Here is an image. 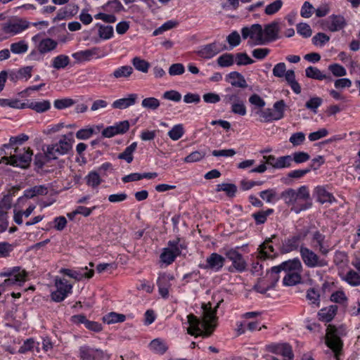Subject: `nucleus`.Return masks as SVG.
<instances>
[{
  "instance_id": "nucleus-46",
  "label": "nucleus",
  "mask_w": 360,
  "mask_h": 360,
  "mask_svg": "<svg viewBox=\"0 0 360 360\" xmlns=\"http://www.w3.org/2000/svg\"><path fill=\"white\" fill-rule=\"evenodd\" d=\"M281 198H283L285 203L288 205H295L297 200L295 194V190L292 188H288L282 192Z\"/></svg>"
},
{
  "instance_id": "nucleus-47",
  "label": "nucleus",
  "mask_w": 360,
  "mask_h": 360,
  "mask_svg": "<svg viewBox=\"0 0 360 360\" xmlns=\"http://www.w3.org/2000/svg\"><path fill=\"white\" fill-rule=\"evenodd\" d=\"M86 184L92 188L98 187L101 183V179L96 172H91L86 176Z\"/></svg>"
},
{
  "instance_id": "nucleus-3",
  "label": "nucleus",
  "mask_w": 360,
  "mask_h": 360,
  "mask_svg": "<svg viewBox=\"0 0 360 360\" xmlns=\"http://www.w3.org/2000/svg\"><path fill=\"white\" fill-rule=\"evenodd\" d=\"M345 331L343 326L337 328L333 325H328L326 330V343L333 352L336 360H339V353L342 347L341 335H345Z\"/></svg>"
},
{
  "instance_id": "nucleus-14",
  "label": "nucleus",
  "mask_w": 360,
  "mask_h": 360,
  "mask_svg": "<svg viewBox=\"0 0 360 360\" xmlns=\"http://www.w3.org/2000/svg\"><path fill=\"white\" fill-rule=\"evenodd\" d=\"M308 233V231H305L303 235L297 234L289 238L285 239L281 246L282 253H288L298 248L301 240L304 239Z\"/></svg>"
},
{
  "instance_id": "nucleus-61",
  "label": "nucleus",
  "mask_w": 360,
  "mask_h": 360,
  "mask_svg": "<svg viewBox=\"0 0 360 360\" xmlns=\"http://www.w3.org/2000/svg\"><path fill=\"white\" fill-rule=\"evenodd\" d=\"M328 70L333 73V75L335 77H342L346 75L347 71L345 68L338 64L334 63L331 64L328 66Z\"/></svg>"
},
{
  "instance_id": "nucleus-26",
  "label": "nucleus",
  "mask_w": 360,
  "mask_h": 360,
  "mask_svg": "<svg viewBox=\"0 0 360 360\" xmlns=\"http://www.w3.org/2000/svg\"><path fill=\"white\" fill-rule=\"evenodd\" d=\"M98 49L93 48L91 49H86L81 51L72 54L73 58L76 60L77 63H81L86 60H89L94 56L97 54Z\"/></svg>"
},
{
  "instance_id": "nucleus-11",
  "label": "nucleus",
  "mask_w": 360,
  "mask_h": 360,
  "mask_svg": "<svg viewBox=\"0 0 360 360\" xmlns=\"http://www.w3.org/2000/svg\"><path fill=\"white\" fill-rule=\"evenodd\" d=\"M129 129V123L127 120L116 123L113 126L108 127L102 131L104 137L111 138L117 134H123Z\"/></svg>"
},
{
  "instance_id": "nucleus-1",
  "label": "nucleus",
  "mask_w": 360,
  "mask_h": 360,
  "mask_svg": "<svg viewBox=\"0 0 360 360\" xmlns=\"http://www.w3.org/2000/svg\"><path fill=\"white\" fill-rule=\"evenodd\" d=\"M220 302L221 301L217 303L214 309H212L211 303L203 304L202 306L203 309L202 320L193 314L188 315V323L190 326L187 328L188 333L195 337H210L216 328V324L213 323L217 320V308L219 307Z\"/></svg>"
},
{
  "instance_id": "nucleus-62",
  "label": "nucleus",
  "mask_w": 360,
  "mask_h": 360,
  "mask_svg": "<svg viewBox=\"0 0 360 360\" xmlns=\"http://www.w3.org/2000/svg\"><path fill=\"white\" fill-rule=\"evenodd\" d=\"M231 88L228 87L225 89L226 94L223 96V101L225 104H230L237 102L240 98L236 94H231Z\"/></svg>"
},
{
  "instance_id": "nucleus-57",
  "label": "nucleus",
  "mask_w": 360,
  "mask_h": 360,
  "mask_svg": "<svg viewBox=\"0 0 360 360\" xmlns=\"http://www.w3.org/2000/svg\"><path fill=\"white\" fill-rule=\"evenodd\" d=\"M236 62L238 65H246L253 63L254 60L246 53H238L236 54Z\"/></svg>"
},
{
  "instance_id": "nucleus-12",
  "label": "nucleus",
  "mask_w": 360,
  "mask_h": 360,
  "mask_svg": "<svg viewBox=\"0 0 360 360\" xmlns=\"http://www.w3.org/2000/svg\"><path fill=\"white\" fill-rule=\"evenodd\" d=\"M226 257L232 262L234 269L239 272H242L246 269V262L242 255L235 249H231L225 253Z\"/></svg>"
},
{
  "instance_id": "nucleus-2",
  "label": "nucleus",
  "mask_w": 360,
  "mask_h": 360,
  "mask_svg": "<svg viewBox=\"0 0 360 360\" xmlns=\"http://www.w3.org/2000/svg\"><path fill=\"white\" fill-rule=\"evenodd\" d=\"M74 141L73 132L62 135L61 139L58 141L46 146L48 158L55 160L60 156L69 154L72 150Z\"/></svg>"
},
{
  "instance_id": "nucleus-15",
  "label": "nucleus",
  "mask_w": 360,
  "mask_h": 360,
  "mask_svg": "<svg viewBox=\"0 0 360 360\" xmlns=\"http://www.w3.org/2000/svg\"><path fill=\"white\" fill-rule=\"evenodd\" d=\"M226 49V46L225 45L221 48L217 42H213L202 46L198 51V55L205 59H210Z\"/></svg>"
},
{
  "instance_id": "nucleus-20",
  "label": "nucleus",
  "mask_w": 360,
  "mask_h": 360,
  "mask_svg": "<svg viewBox=\"0 0 360 360\" xmlns=\"http://www.w3.org/2000/svg\"><path fill=\"white\" fill-rule=\"evenodd\" d=\"M174 277L166 274H160L158 277L157 284L159 289V292L164 298H167L169 295V288L171 286L170 281Z\"/></svg>"
},
{
  "instance_id": "nucleus-39",
  "label": "nucleus",
  "mask_w": 360,
  "mask_h": 360,
  "mask_svg": "<svg viewBox=\"0 0 360 360\" xmlns=\"http://www.w3.org/2000/svg\"><path fill=\"white\" fill-rule=\"evenodd\" d=\"M126 316L124 314H117L115 312H110L103 316V320L108 324L122 323L125 321Z\"/></svg>"
},
{
  "instance_id": "nucleus-16",
  "label": "nucleus",
  "mask_w": 360,
  "mask_h": 360,
  "mask_svg": "<svg viewBox=\"0 0 360 360\" xmlns=\"http://www.w3.org/2000/svg\"><path fill=\"white\" fill-rule=\"evenodd\" d=\"M279 31V23L277 21H273L269 24L265 25L263 29L265 44L276 40L278 38Z\"/></svg>"
},
{
  "instance_id": "nucleus-56",
  "label": "nucleus",
  "mask_w": 360,
  "mask_h": 360,
  "mask_svg": "<svg viewBox=\"0 0 360 360\" xmlns=\"http://www.w3.org/2000/svg\"><path fill=\"white\" fill-rule=\"evenodd\" d=\"M75 103V101L69 98H65L63 99H57L54 101L53 105L56 109L62 110L66 108H69L73 105Z\"/></svg>"
},
{
  "instance_id": "nucleus-36",
  "label": "nucleus",
  "mask_w": 360,
  "mask_h": 360,
  "mask_svg": "<svg viewBox=\"0 0 360 360\" xmlns=\"http://www.w3.org/2000/svg\"><path fill=\"white\" fill-rule=\"evenodd\" d=\"M70 63V58L66 55H59L55 57L52 62V66L55 69L59 70L65 68Z\"/></svg>"
},
{
  "instance_id": "nucleus-60",
  "label": "nucleus",
  "mask_w": 360,
  "mask_h": 360,
  "mask_svg": "<svg viewBox=\"0 0 360 360\" xmlns=\"http://www.w3.org/2000/svg\"><path fill=\"white\" fill-rule=\"evenodd\" d=\"M178 22L173 20H169L166 22H165L162 26L158 27V29L155 30L153 32V36H157L160 34H162L163 32L166 30H169L170 29H172L173 27H176L177 25Z\"/></svg>"
},
{
  "instance_id": "nucleus-55",
  "label": "nucleus",
  "mask_w": 360,
  "mask_h": 360,
  "mask_svg": "<svg viewBox=\"0 0 360 360\" xmlns=\"http://www.w3.org/2000/svg\"><path fill=\"white\" fill-rule=\"evenodd\" d=\"M322 103L323 99L321 98L316 96L312 97L305 103V107L313 112L316 113L318 108Z\"/></svg>"
},
{
  "instance_id": "nucleus-58",
  "label": "nucleus",
  "mask_w": 360,
  "mask_h": 360,
  "mask_svg": "<svg viewBox=\"0 0 360 360\" xmlns=\"http://www.w3.org/2000/svg\"><path fill=\"white\" fill-rule=\"evenodd\" d=\"M231 112L241 116L245 115L246 114V108L243 101L240 99L237 102L232 103Z\"/></svg>"
},
{
  "instance_id": "nucleus-6",
  "label": "nucleus",
  "mask_w": 360,
  "mask_h": 360,
  "mask_svg": "<svg viewBox=\"0 0 360 360\" xmlns=\"http://www.w3.org/2000/svg\"><path fill=\"white\" fill-rule=\"evenodd\" d=\"M300 252L304 264L308 268L325 267L328 265L326 259L321 258L309 248L302 245Z\"/></svg>"
},
{
  "instance_id": "nucleus-29",
  "label": "nucleus",
  "mask_w": 360,
  "mask_h": 360,
  "mask_svg": "<svg viewBox=\"0 0 360 360\" xmlns=\"http://www.w3.org/2000/svg\"><path fill=\"white\" fill-rule=\"evenodd\" d=\"M338 310L336 305H331L328 308H323L319 312V320L330 322L335 316Z\"/></svg>"
},
{
  "instance_id": "nucleus-41",
  "label": "nucleus",
  "mask_w": 360,
  "mask_h": 360,
  "mask_svg": "<svg viewBox=\"0 0 360 360\" xmlns=\"http://www.w3.org/2000/svg\"><path fill=\"white\" fill-rule=\"evenodd\" d=\"M51 160L52 159L48 158L46 149H44V153H38L34 156V164L39 169H41L47 162Z\"/></svg>"
},
{
  "instance_id": "nucleus-35",
  "label": "nucleus",
  "mask_w": 360,
  "mask_h": 360,
  "mask_svg": "<svg viewBox=\"0 0 360 360\" xmlns=\"http://www.w3.org/2000/svg\"><path fill=\"white\" fill-rule=\"evenodd\" d=\"M133 72L132 67L129 65L121 66L116 70L110 75V77H114L115 79H120L122 77H129Z\"/></svg>"
},
{
  "instance_id": "nucleus-53",
  "label": "nucleus",
  "mask_w": 360,
  "mask_h": 360,
  "mask_svg": "<svg viewBox=\"0 0 360 360\" xmlns=\"http://www.w3.org/2000/svg\"><path fill=\"white\" fill-rule=\"evenodd\" d=\"M184 130L183 125L181 124L174 125L168 132L169 138L174 141L179 140L184 134Z\"/></svg>"
},
{
  "instance_id": "nucleus-51",
  "label": "nucleus",
  "mask_w": 360,
  "mask_h": 360,
  "mask_svg": "<svg viewBox=\"0 0 360 360\" xmlns=\"http://www.w3.org/2000/svg\"><path fill=\"white\" fill-rule=\"evenodd\" d=\"M344 279L352 286L360 285V275L354 270L349 271Z\"/></svg>"
},
{
  "instance_id": "nucleus-28",
  "label": "nucleus",
  "mask_w": 360,
  "mask_h": 360,
  "mask_svg": "<svg viewBox=\"0 0 360 360\" xmlns=\"http://www.w3.org/2000/svg\"><path fill=\"white\" fill-rule=\"evenodd\" d=\"M306 77L317 80H323V79H328L329 81L332 80L330 76H328L325 74H323L322 72L316 67L309 66L305 70Z\"/></svg>"
},
{
  "instance_id": "nucleus-17",
  "label": "nucleus",
  "mask_w": 360,
  "mask_h": 360,
  "mask_svg": "<svg viewBox=\"0 0 360 360\" xmlns=\"http://www.w3.org/2000/svg\"><path fill=\"white\" fill-rule=\"evenodd\" d=\"M225 258L221 255L213 252L206 259V264L203 266L205 269L219 271L224 265Z\"/></svg>"
},
{
  "instance_id": "nucleus-49",
  "label": "nucleus",
  "mask_w": 360,
  "mask_h": 360,
  "mask_svg": "<svg viewBox=\"0 0 360 360\" xmlns=\"http://www.w3.org/2000/svg\"><path fill=\"white\" fill-rule=\"evenodd\" d=\"M311 169H317V167H315L314 165H311L304 169L293 170L288 174V176L292 179H300L308 174Z\"/></svg>"
},
{
  "instance_id": "nucleus-19",
  "label": "nucleus",
  "mask_w": 360,
  "mask_h": 360,
  "mask_svg": "<svg viewBox=\"0 0 360 360\" xmlns=\"http://www.w3.org/2000/svg\"><path fill=\"white\" fill-rule=\"evenodd\" d=\"M325 238L326 236L319 231L314 232L312 235L311 246L314 248H318L322 255L326 256L329 253L330 250L328 246L324 245Z\"/></svg>"
},
{
  "instance_id": "nucleus-45",
  "label": "nucleus",
  "mask_w": 360,
  "mask_h": 360,
  "mask_svg": "<svg viewBox=\"0 0 360 360\" xmlns=\"http://www.w3.org/2000/svg\"><path fill=\"white\" fill-rule=\"evenodd\" d=\"M150 347L152 350L160 354H164L168 349L165 342L158 338L150 342Z\"/></svg>"
},
{
  "instance_id": "nucleus-38",
  "label": "nucleus",
  "mask_w": 360,
  "mask_h": 360,
  "mask_svg": "<svg viewBox=\"0 0 360 360\" xmlns=\"http://www.w3.org/2000/svg\"><path fill=\"white\" fill-rule=\"evenodd\" d=\"M274 212L273 209H267L265 211H259L252 214V218L255 219L256 224H264L267 219V217Z\"/></svg>"
},
{
  "instance_id": "nucleus-25",
  "label": "nucleus",
  "mask_w": 360,
  "mask_h": 360,
  "mask_svg": "<svg viewBox=\"0 0 360 360\" xmlns=\"http://www.w3.org/2000/svg\"><path fill=\"white\" fill-rule=\"evenodd\" d=\"M330 23L327 26L328 29L331 32H337L345 27L346 21L343 16L332 15L329 17Z\"/></svg>"
},
{
  "instance_id": "nucleus-8",
  "label": "nucleus",
  "mask_w": 360,
  "mask_h": 360,
  "mask_svg": "<svg viewBox=\"0 0 360 360\" xmlns=\"http://www.w3.org/2000/svg\"><path fill=\"white\" fill-rule=\"evenodd\" d=\"M55 286L56 290L51 294L52 300L55 302H60L63 301L72 292V285L68 283L65 279L56 278L55 279Z\"/></svg>"
},
{
  "instance_id": "nucleus-59",
  "label": "nucleus",
  "mask_w": 360,
  "mask_h": 360,
  "mask_svg": "<svg viewBox=\"0 0 360 360\" xmlns=\"http://www.w3.org/2000/svg\"><path fill=\"white\" fill-rule=\"evenodd\" d=\"M285 108V103L283 100L276 101L274 104V112H275L277 119L281 120L284 117V110Z\"/></svg>"
},
{
  "instance_id": "nucleus-5",
  "label": "nucleus",
  "mask_w": 360,
  "mask_h": 360,
  "mask_svg": "<svg viewBox=\"0 0 360 360\" xmlns=\"http://www.w3.org/2000/svg\"><path fill=\"white\" fill-rule=\"evenodd\" d=\"M14 153L11 152L9 153L10 162L8 164L15 167H20L21 168H27L32 160V150L30 148H19L15 147Z\"/></svg>"
},
{
  "instance_id": "nucleus-54",
  "label": "nucleus",
  "mask_w": 360,
  "mask_h": 360,
  "mask_svg": "<svg viewBox=\"0 0 360 360\" xmlns=\"http://www.w3.org/2000/svg\"><path fill=\"white\" fill-rule=\"evenodd\" d=\"M282 6V0H276L266 6L264 13L268 15H274L281 8Z\"/></svg>"
},
{
  "instance_id": "nucleus-50",
  "label": "nucleus",
  "mask_w": 360,
  "mask_h": 360,
  "mask_svg": "<svg viewBox=\"0 0 360 360\" xmlns=\"http://www.w3.org/2000/svg\"><path fill=\"white\" fill-rule=\"evenodd\" d=\"M216 191L217 192L225 191L229 197H233L237 191V187L233 184H222L217 185Z\"/></svg>"
},
{
  "instance_id": "nucleus-52",
  "label": "nucleus",
  "mask_w": 360,
  "mask_h": 360,
  "mask_svg": "<svg viewBox=\"0 0 360 360\" xmlns=\"http://www.w3.org/2000/svg\"><path fill=\"white\" fill-rule=\"evenodd\" d=\"M98 26V35L103 39H108L113 35V27L110 25H103L97 24Z\"/></svg>"
},
{
  "instance_id": "nucleus-13",
  "label": "nucleus",
  "mask_w": 360,
  "mask_h": 360,
  "mask_svg": "<svg viewBox=\"0 0 360 360\" xmlns=\"http://www.w3.org/2000/svg\"><path fill=\"white\" fill-rule=\"evenodd\" d=\"M60 273L75 279L76 281H81L83 278H91L94 274L93 269H89L87 266L82 268L79 270H72L69 269H61Z\"/></svg>"
},
{
  "instance_id": "nucleus-18",
  "label": "nucleus",
  "mask_w": 360,
  "mask_h": 360,
  "mask_svg": "<svg viewBox=\"0 0 360 360\" xmlns=\"http://www.w3.org/2000/svg\"><path fill=\"white\" fill-rule=\"evenodd\" d=\"M79 357L82 360H101L103 357V352L83 346L79 348Z\"/></svg>"
},
{
  "instance_id": "nucleus-40",
  "label": "nucleus",
  "mask_w": 360,
  "mask_h": 360,
  "mask_svg": "<svg viewBox=\"0 0 360 360\" xmlns=\"http://www.w3.org/2000/svg\"><path fill=\"white\" fill-rule=\"evenodd\" d=\"M103 8L108 12L112 13H119L124 9L119 0L109 1L103 6Z\"/></svg>"
},
{
  "instance_id": "nucleus-64",
  "label": "nucleus",
  "mask_w": 360,
  "mask_h": 360,
  "mask_svg": "<svg viewBox=\"0 0 360 360\" xmlns=\"http://www.w3.org/2000/svg\"><path fill=\"white\" fill-rule=\"evenodd\" d=\"M297 32L305 38L311 37L312 34L310 26L307 23H299L297 25Z\"/></svg>"
},
{
  "instance_id": "nucleus-24",
  "label": "nucleus",
  "mask_w": 360,
  "mask_h": 360,
  "mask_svg": "<svg viewBox=\"0 0 360 360\" xmlns=\"http://www.w3.org/2000/svg\"><path fill=\"white\" fill-rule=\"evenodd\" d=\"M27 273L25 270L19 272L16 277H10L4 281L2 284H0V295L4 291L5 287L11 286L15 284L21 285L26 280Z\"/></svg>"
},
{
  "instance_id": "nucleus-21",
  "label": "nucleus",
  "mask_w": 360,
  "mask_h": 360,
  "mask_svg": "<svg viewBox=\"0 0 360 360\" xmlns=\"http://www.w3.org/2000/svg\"><path fill=\"white\" fill-rule=\"evenodd\" d=\"M137 99L138 95L136 94H131L128 95L127 98H122L115 101L112 104V107L115 109H126L134 105Z\"/></svg>"
},
{
  "instance_id": "nucleus-30",
  "label": "nucleus",
  "mask_w": 360,
  "mask_h": 360,
  "mask_svg": "<svg viewBox=\"0 0 360 360\" xmlns=\"http://www.w3.org/2000/svg\"><path fill=\"white\" fill-rule=\"evenodd\" d=\"M181 254V251L177 249L172 250L170 248H164L163 252L160 255L161 261L167 264H172L175 258Z\"/></svg>"
},
{
  "instance_id": "nucleus-23",
  "label": "nucleus",
  "mask_w": 360,
  "mask_h": 360,
  "mask_svg": "<svg viewBox=\"0 0 360 360\" xmlns=\"http://www.w3.org/2000/svg\"><path fill=\"white\" fill-rule=\"evenodd\" d=\"M58 46V41L51 39L45 38L41 39L37 46V49L41 54L48 53L56 49Z\"/></svg>"
},
{
  "instance_id": "nucleus-22",
  "label": "nucleus",
  "mask_w": 360,
  "mask_h": 360,
  "mask_svg": "<svg viewBox=\"0 0 360 360\" xmlns=\"http://www.w3.org/2000/svg\"><path fill=\"white\" fill-rule=\"evenodd\" d=\"M226 80L234 87L246 88L248 86L247 82L243 75L236 71L228 74L226 77Z\"/></svg>"
},
{
  "instance_id": "nucleus-42",
  "label": "nucleus",
  "mask_w": 360,
  "mask_h": 360,
  "mask_svg": "<svg viewBox=\"0 0 360 360\" xmlns=\"http://www.w3.org/2000/svg\"><path fill=\"white\" fill-rule=\"evenodd\" d=\"M234 63V56L231 53H224L217 58V64L221 68L231 66Z\"/></svg>"
},
{
  "instance_id": "nucleus-37",
  "label": "nucleus",
  "mask_w": 360,
  "mask_h": 360,
  "mask_svg": "<svg viewBox=\"0 0 360 360\" xmlns=\"http://www.w3.org/2000/svg\"><path fill=\"white\" fill-rule=\"evenodd\" d=\"M11 51L15 54H22L27 51L28 44L24 40L15 42L10 46Z\"/></svg>"
},
{
  "instance_id": "nucleus-7",
  "label": "nucleus",
  "mask_w": 360,
  "mask_h": 360,
  "mask_svg": "<svg viewBox=\"0 0 360 360\" xmlns=\"http://www.w3.org/2000/svg\"><path fill=\"white\" fill-rule=\"evenodd\" d=\"M241 34L243 39L249 37L252 41V45L265 44L263 28L259 24H253L250 27H243Z\"/></svg>"
},
{
  "instance_id": "nucleus-31",
  "label": "nucleus",
  "mask_w": 360,
  "mask_h": 360,
  "mask_svg": "<svg viewBox=\"0 0 360 360\" xmlns=\"http://www.w3.org/2000/svg\"><path fill=\"white\" fill-rule=\"evenodd\" d=\"M27 108H30L37 112L42 113L51 108V103L49 101H32L30 103L27 104Z\"/></svg>"
},
{
  "instance_id": "nucleus-34",
  "label": "nucleus",
  "mask_w": 360,
  "mask_h": 360,
  "mask_svg": "<svg viewBox=\"0 0 360 360\" xmlns=\"http://www.w3.org/2000/svg\"><path fill=\"white\" fill-rule=\"evenodd\" d=\"M271 239L272 238L265 240V241L259 245V249L260 257H264V259L274 257V256L270 255V252H273L274 251V247L269 244L272 241Z\"/></svg>"
},
{
  "instance_id": "nucleus-4",
  "label": "nucleus",
  "mask_w": 360,
  "mask_h": 360,
  "mask_svg": "<svg viewBox=\"0 0 360 360\" xmlns=\"http://www.w3.org/2000/svg\"><path fill=\"white\" fill-rule=\"evenodd\" d=\"M302 269V263L298 258L289 259L282 262L278 266H273L270 271H267V275L273 278L274 283L279 280V274L285 271L286 274L295 271H301Z\"/></svg>"
},
{
  "instance_id": "nucleus-10",
  "label": "nucleus",
  "mask_w": 360,
  "mask_h": 360,
  "mask_svg": "<svg viewBox=\"0 0 360 360\" xmlns=\"http://www.w3.org/2000/svg\"><path fill=\"white\" fill-rule=\"evenodd\" d=\"M269 351L277 355H281L284 360H293L294 354L292 347L288 343L274 344L269 346Z\"/></svg>"
},
{
  "instance_id": "nucleus-44",
  "label": "nucleus",
  "mask_w": 360,
  "mask_h": 360,
  "mask_svg": "<svg viewBox=\"0 0 360 360\" xmlns=\"http://www.w3.org/2000/svg\"><path fill=\"white\" fill-rule=\"evenodd\" d=\"M257 113L259 115L260 117H262L260 121L263 122H269L274 120H278V119H277L276 117L275 112L271 108H266L264 110H259Z\"/></svg>"
},
{
  "instance_id": "nucleus-9",
  "label": "nucleus",
  "mask_w": 360,
  "mask_h": 360,
  "mask_svg": "<svg viewBox=\"0 0 360 360\" xmlns=\"http://www.w3.org/2000/svg\"><path fill=\"white\" fill-rule=\"evenodd\" d=\"M29 27V22L21 18L10 20L2 24V30L6 34L11 35L18 34Z\"/></svg>"
},
{
  "instance_id": "nucleus-33",
  "label": "nucleus",
  "mask_w": 360,
  "mask_h": 360,
  "mask_svg": "<svg viewBox=\"0 0 360 360\" xmlns=\"http://www.w3.org/2000/svg\"><path fill=\"white\" fill-rule=\"evenodd\" d=\"M137 143H132L130 146H127L122 153H120L117 158L120 160H124L127 163L131 162L134 159L133 153L135 151Z\"/></svg>"
},
{
  "instance_id": "nucleus-63",
  "label": "nucleus",
  "mask_w": 360,
  "mask_h": 360,
  "mask_svg": "<svg viewBox=\"0 0 360 360\" xmlns=\"http://www.w3.org/2000/svg\"><path fill=\"white\" fill-rule=\"evenodd\" d=\"M305 141V134L303 132H296L291 135L289 141L294 146L301 145Z\"/></svg>"
},
{
  "instance_id": "nucleus-27",
  "label": "nucleus",
  "mask_w": 360,
  "mask_h": 360,
  "mask_svg": "<svg viewBox=\"0 0 360 360\" xmlns=\"http://www.w3.org/2000/svg\"><path fill=\"white\" fill-rule=\"evenodd\" d=\"M317 200L321 204L329 202L332 203L335 201V197L332 193L328 192L324 187L318 186L316 188Z\"/></svg>"
},
{
  "instance_id": "nucleus-32",
  "label": "nucleus",
  "mask_w": 360,
  "mask_h": 360,
  "mask_svg": "<svg viewBox=\"0 0 360 360\" xmlns=\"http://www.w3.org/2000/svg\"><path fill=\"white\" fill-rule=\"evenodd\" d=\"M300 272L301 271H295L287 273L283 278V285L286 286H292L300 283L302 279Z\"/></svg>"
},
{
  "instance_id": "nucleus-48",
  "label": "nucleus",
  "mask_w": 360,
  "mask_h": 360,
  "mask_svg": "<svg viewBox=\"0 0 360 360\" xmlns=\"http://www.w3.org/2000/svg\"><path fill=\"white\" fill-rule=\"evenodd\" d=\"M132 64L134 68L142 72L146 73L148 71L150 64L139 57H135L132 60Z\"/></svg>"
},
{
  "instance_id": "nucleus-43",
  "label": "nucleus",
  "mask_w": 360,
  "mask_h": 360,
  "mask_svg": "<svg viewBox=\"0 0 360 360\" xmlns=\"http://www.w3.org/2000/svg\"><path fill=\"white\" fill-rule=\"evenodd\" d=\"M141 105L143 108L155 110L160 107V102L156 98L148 97L142 101Z\"/></svg>"
}]
</instances>
